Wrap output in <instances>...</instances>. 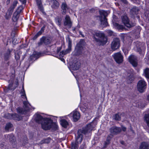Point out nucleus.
I'll list each match as a JSON object with an SVG mask.
<instances>
[{
  "label": "nucleus",
  "mask_w": 149,
  "mask_h": 149,
  "mask_svg": "<svg viewBox=\"0 0 149 149\" xmlns=\"http://www.w3.org/2000/svg\"><path fill=\"white\" fill-rule=\"evenodd\" d=\"M36 122L41 125L42 128L45 130L50 129L51 127L52 120L49 118L44 117L41 115L36 113L34 116Z\"/></svg>",
  "instance_id": "obj_1"
},
{
  "label": "nucleus",
  "mask_w": 149,
  "mask_h": 149,
  "mask_svg": "<svg viewBox=\"0 0 149 149\" xmlns=\"http://www.w3.org/2000/svg\"><path fill=\"white\" fill-rule=\"evenodd\" d=\"M94 36V41L99 45H104L107 42V37L104 33L100 31H95Z\"/></svg>",
  "instance_id": "obj_2"
},
{
  "label": "nucleus",
  "mask_w": 149,
  "mask_h": 149,
  "mask_svg": "<svg viewBox=\"0 0 149 149\" xmlns=\"http://www.w3.org/2000/svg\"><path fill=\"white\" fill-rule=\"evenodd\" d=\"M83 132L81 130H79L78 131L77 135L76 138V142L72 143L71 149H77L78 147V144L81 142L83 137Z\"/></svg>",
  "instance_id": "obj_3"
},
{
  "label": "nucleus",
  "mask_w": 149,
  "mask_h": 149,
  "mask_svg": "<svg viewBox=\"0 0 149 149\" xmlns=\"http://www.w3.org/2000/svg\"><path fill=\"white\" fill-rule=\"evenodd\" d=\"M100 18L101 24L103 27H106L108 25L107 19L106 18V17L108 15L107 13L104 10H100Z\"/></svg>",
  "instance_id": "obj_4"
},
{
  "label": "nucleus",
  "mask_w": 149,
  "mask_h": 149,
  "mask_svg": "<svg viewBox=\"0 0 149 149\" xmlns=\"http://www.w3.org/2000/svg\"><path fill=\"white\" fill-rule=\"evenodd\" d=\"M84 41L81 40L77 45L74 51V54L75 55H79L81 54L83 49V46L84 43Z\"/></svg>",
  "instance_id": "obj_5"
},
{
  "label": "nucleus",
  "mask_w": 149,
  "mask_h": 149,
  "mask_svg": "<svg viewBox=\"0 0 149 149\" xmlns=\"http://www.w3.org/2000/svg\"><path fill=\"white\" fill-rule=\"evenodd\" d=\"M24 110L22 108L18 107L17 109V112L21 113H25L26 111L29 110L31 107V106L27 101H24Z\"/></svg>",
  "instance_id": "obj_6"
},
{
  "label": "nucleus",
  "mask_w": 149,
  "mask_h": 149,
  "mask_svg": "<svg viewBox=\"0 0 149 149\" xmlns=\"http://www.w3.org/2000/svg\"><path fill=\"white\" fill-rule=\"evenodd\" d=\"M17 3V1H14L13 4L8 8L5 15V18L6 19H8L10 18L14 9L16 6Z\"/></svg>",
  "instance_id": "obj_7"
},
{
  "label": "nucleus",
  "mask_w": 149,
  "mask_h": 149,
  "mask_svg": "<svg viewBox=\"0 0 149 149\" xmlns=\"http://www.w3.org/2000/svg\"><path fill=\"white\" fill-rule=\"evenodd\" d=\"M146 86L147 84L144 80H139L137 86L138 90L140 93L143 92L146 88Z\"/></svg>",
  "instance_id": "obj_8"
},
{
  "label": "nucleus",
  "mask_w": 149,
  "mask_h": 149,
  "mask_svg": "<svg viewBox=\"0 0 149 149\" xmlns=\"http://www.w3.org/2000/svg\"><path fill=\"white\" fill-rule=\"evenodd\" d=\"M122 21L124 25L128 28L131 27L135 25V23L130 22L129 19L126 15L122 17Z\"/></svg>",
  "instance_id": "obj_9"
},
{
  "label": "nucleus",
  "mask_w": 149,
  "mask_h": 149,
  "mask_svg": "<svg viewBox=\"0 0 149 149\" xmlns=\"http://www.w3.org/2000/svg\"><path fill=\"white\" fill-rule=\"evenodd\" d=\"M120 46V42L119 39L116 38H114L111 44V48L112 50L115 51L119 48Z\"/></svg>",
  "instance_id": "obj_10"
},
{
  "label": "nucleus",
  "mask_w": 149,
  "mask_h": 149,
  "mask_svg": "<svg viewBox=\"0 0 149 149\" xmlns=\"http://www.w3.org/2000/svg\"><path fill=\"white\" fill-rule=\"evenodd\" d=\"M112 56L117 63L120 64L123 62V56L120 52L115 53Z\"/></svg>",
  "instance_id": "obj_11"
},
{
  "label": "nucleus",
  "mask_w": 149,
  "mask_h": 149,
  "mask_svg": "<svg viewBox=\"0 0 149 149\" xmlns=\"http://www.w3.org/2000/svg\"><path fill=\"white\" fill-rule=\"evenodd\" d=\"M80 114L79 112L74 110L71 112L68 116L72 117L74 121H77L79 118L80 117Z\"/></svg>",
  "instance_id": "obj_12"
},
{
  "label": "nucleus",
  "mask_w": 149,
  "mask_h": 149,
  "mask_svg": "<svg viewBox=\"0 0 149 149\" xmlns=\"http://www.w3.org/2000/svg\"><path fill=\"white\" fill-rule=\"evenodd\" d=\"M129 60L134 67H136L137 66V58L136 56L131 55L129 57Z\"/></svg>",
  "instance_id": "obj_13"
},
{
  "label": "nucleus",
  "mask_w": 149,
  "mask_h": 149,
  "mask_svg": "<svg viewBox=\"0 0 149 149\" xmlns=\"http://www.w3.org/2000/svg\"><path fill=\"white\" fill-rule=\"evenodd\" d=\"M93 128V123H92L88 124L85 128L81 130L83 132V134H86L91 131Z\"/></svg>",
  "instance_id": "obj_14"
},
{
  "label": "nucleus",
  "mask_w": 149,
  "mask_h": 149,
  "mask_svg": "<svg viewBox=\"0 0 149 149\" xmlns=\"http://www.w3.org/2000/svg\"><path fill=\"white\" fill-rule=\"evenodd\" d=\"M93 128V123H92L88 124L85 128L81 130L83 132V134H86L91 131Z\"/></svg>",
  "instance_id": "obj_15"
},
{
  "label": "nucleus",
  "mask_w": 149,
  "mask_h": 149,
  "mask_svg": "<svg viewBox=\"0 0 149 149\" xmlns=\"http://www.w3.org/2000/svg\"><path fill=\"white\" fill-rule=\"evenodd\" d=\"M64 24L69 28L72 26V22L71 21L70 17L68 15H66L65 17L64 21Z\"/></svg>",
  "instance_id": "obj_16"
},
{
  "label": "nucleus",
  "mask_w": 149,
  "mask_h": 149,
  "mask_svg": "<svg viewBox=\"0 0 149 149\" xmlns=\"http://www.w3.org/2000/svg\"><path fill=\"white\" fill-rule=\"evenodd\" d=\"M80 63L77 60L74 61L72 65L70 66V68L73 70H77L79 68Z\"/></svg>",
  "instance_id": "obj_17"
},
{
  "label": "nucleus",
  "mask_w": 149,
  "mask_h": 149,
  "mask_svg": "<svg viewBox=\"0 0 149 149\" xmlns=\"http://www.w3.org/2000/svg\"><path fill=\"white\" fill-rule=\"evenodd\" d=\"M110 132L112 135L116 134L119 133L121 131V129L116 126L111 127L110 129Z\"/></svg>",
  "instance_id": "obj_18"
},
{
  "label": "nucleus",
  "mask_w": 149,
  "mask_h": 149,
  "mask_svg": "<svg viewBox=\"0 0 149 149\" xmlns=\"http://www.w3.org/2000/svg\"><path fill=\"white\" fill-rule=\"evenodd\" d=\"M50 43V40L48 37H42L40 39V42L38 43L39 45H40L44 43L46 45L49 44Z\"/></svg>",
  "instance_id": "obj_19"
},
{
  "label": "nucleus",
  "mask_w": 149,
  "mask_h": 149,
  "mask_svg": "<svg viewBox=\"0 0 149 149\" xmlns=\"http://www.w3.org/2000/svg\"><path fill=\"white\" fill-rule=\"evenodd\" d=\"M61 8L62 13L63 14H65L67 10L68 9L67 6L65 3L63 2L62 3Z\"/></svg>",
  "instance_id": "obj_20"
},
{
  "label": "nucleus",
  "mask_w": 149,
  "mask_h": 149,
  "mask_svg": "<svg viewBox=\"0 0 149 149\" xmlns=\"http://www.w3.org/2000/svg\"><path fill=\"white\" fill-rule=\"evenodd\" d=\"M149 144L147 142L142 143L140 146V149H149Z\"/></svg>",
  "instance_id": "obj_21"
},
{
  "label": "nucleus",
  "mask_w": 149,
  "mask_h": 149,
  "mask_svg": "<svg viewBox=\"0 0 149 149\" xmlns=\"http://www.w3.org/2000/svg\"><path fill=\"white\" fill-rule=\"evenodd\" d=\"M61 124L64 128H66L69 125L68 123L65 119H62L60 121Z\"/></svg>",
  "instance_id": "obj_22"
},
{
  "label": "nucleus",
  "mask_w": 149,
  "mask_h": 149,
  "mask_svg": "<svg viewBox=\"0 0 149 149\" xmlns=\"http://www.w3.org/2000/svg\"><path fill=\"white\" fill-rule=\"evenodd\" d=\"M71 50L67 49L65 50H63L60 53V56L63 57L65 55L70 53Z\"/></svg>",
  "instance_id": "obj_23"
},
{
  "label": "nucleus",
  "mask_w": 149,
  "mask_h": 149,
  "mask_svg": "<svg viewBox=\"0 0 149 149\" xmlns=\"http://www.w3.org/2000/svg\"><path fill=\"white\" fill-rule=\"evenodd\" d=\"M19 13L17 10H16L14 13L13 16L12 17V19L13 22H16L19 18Z\"/></svg>",
  "instance_id": "obj_24"
},
{
  "label": "nucleus",
  "mask_w": 149,
  "mask_h": 149,
  "mask_svg": "<svg viewBox=\"0 0 149 149\" xmlns=\"http://www.w3.org/2000/svg\"><path fill=\"white\" fill-rule=\"evenodd\" d=\"M53 4L52 5V8H57L59 6L58 2L56 0H52Z\"/></svg>",
  "instance_id": "obj_25"
},
{
  "label": "nucleus",
  "mask_w": 149,
  "mask_h": 149,
  "mask_svg": "<svg viewBox=\"0 0 149 149\" xmlns=\"http://www.w3.org/2000/svg\"><path fill=\"white\" fill-rule=\"evenodd\" d=\"M67 42L68 43V49L71 50L72 47V40L69 37L66 38Z\"/></svg>",
  "instance_id": "obj_26"
},
{
  "label": "nucleus",
  "mask_w": 149,
  "mask_h": 149,
  "mask_svg": "<svg viewBox=\"0 0 149 149\" xmlns=\"http://www.w3.org/2000/svg\"><path fill=\"white\" fill-rule=\"evenodd\" d=\"M20 93L21 94L22 97V98L25 99L26 100H27V97L26 95L23 86H22V89Z\"/></svg>",
  "instance_id": "obj_27"
},
{
  "label": "nucleus",
  "mask_w": 149,
  "mask_h": 149,
  "mask_svg": "<svg viewBox=\"0 0 149 149\" xmlns=\"http://www.w3.org/2000/svg\"><path fill=\"white\" fill-rule=\"evenodd\" d=\"M144 118V120L148 126L149 127V114H145Z\"/></svg>",
  "instance_id": "obj_28"
},
{
  "label": "nucleus",
  "mask_w": 149,
  "mask_h": 149,
  "mask_svg": "<svg viewBox=\"0 0 149 149\" xmlns=\"http://www.w3.org/2000/svg\"><path fill=\"white\" fill-rule=\"evenodd\" d=\"M138 9L136 7H133L131 10V13L133 15H137L138 12Z\"/></svg>",
  "instance_id": "obj_29"
},
{
  "label": "nucleus",
  "mask_w": 149,
  "mask_h": 149,
  "mask_svg": "<svg viewBox=\"0 0 149 149\" xmlns=\"http://www.w3.org/2000/svg\"><path fill=\"white\" fill-rule=\"evenodd\" d=\"M113 25L115 27L119 30L122 29L124 28V27L123 26L120 25L117 23L114 22L113 23Z\"/></svg>",
  "instance_id": "obj_30"
},
{
  "label": "nucleus",
  "mask_w": 149,
  "mask_h": 149,
  "mask_svg": "<svg viewBox=\"0 0 149 149\" xmlns=\"http://www.w3.org/2000/svg\"><path fill=\"white\" fill-rule=\"evenodd\" d=\"M144 72L146 77L149 79V68H146L144 70Z\"/></svg>",
  "instance_id": "obj_31"
},
{
  "label": "nucleus",
  "mask_w": 149,
  "mask_h": 149,
  "mask_svg": "<svg viewBox=\"0 0 149 149\" xmlns=\"http://www.w3.org/2000/svg\"><path fill=\"white\" fill-rule=\"evenodd\" d=\"M62 19L61 17H57L56 19V22L57 24L60 26L61 25Z\"/></svg>",
  "instance_id": "obj_32"
},
{
  "label": "nucleus",
  "mask_w": 149,
  "mask_h": 149,
  "mask_svg": "<svg viewBox=\"0 0 149 149\" xmlns=\"http://www.w3.org/2000/svg\"><path fill=\"white\" fill-rule=\"evenodd\" d=\"M37 5L38 6L39 8L41 10H43V8L41 5V2L40 0H36Z\"/></svg>",
  "instance_id": "obj_33"
},
{
  "label": "nucleus",
  "mask_w": 149,
  "mask_h": 149,
  "mask_svg": "<svg viewBox=\"0 0 149 149\" xmlns=\"http://www.w3.org/2000/svg\"><path fill=\"white\" fill-rule=\"evenodd\" d=\"M113 119L116 120H119L120 119V117L118 114H116L113 116Z\"/></svg>",
  "instance_id": "obj_34"
},
{
  "label": "nucleus",
  "mask_w": 149,
  "mask_h": 149,
  "mask_svg": "<svg viewBox=\"0 0 149 149\" xmlns=\"http://www.w3.org/2000/svg\"><path fill=\"white\" fill-rule=\"evenodd\" d=\"M13 126V125L10 123H7L5 127L6 130H8Z\"/></svg>",
  "instance_id": "obj_35"
},
{
  "label": "nucleus",
  "mask_w": 149,
  "mask_h": 149,
  "mask_svg": "<svg viewBox=\"0 0 149 149\" xmlns=\"http://www.w3.org/2000/svg\"><path fill=\"white\" fill-rule=\"evenodd\" d=\"M105 32L110 36L112 35L113 34V32L110 30H106L105 31Z\"/></svg>",
  "instance_id": "obj_36"
},
{
  "label": "nucleus",
  "mask_w": 149,
  "mask_h": 149,
  "mask_svg": "<svg viewBox=\"0 0 149 149\" xmlns=\"http://www.w3.org/2000/svg\"><path fill=\"white\" fill-rule=\"evenodd\" d=\"M123 52H124V54L125 55H126L128 54V51L127 49L125 48H124L123 49Z\"/></svg>",
  "instance_id": "obj_37"
},
{
  "label": "nucleus",
  "mask_w": 149,
  "mask_h": 149,
  "mask_svg": "<svg viewBox=\"0 0 149 149\" xmlns=\"http://www.w3.org/2000/svg\"><path fill=\"white\" fill-rule=\"evenodd\" d=\"M79 30V27H78L72 28V31L74 33H76L77 31Z\"/></svg>",
  "instance_id": "obj_38"
},
{
  "label": "nucleus",
  "mask_w": 149,
  "mask_h": 149,
  "mask_svg": "<svg viewBox=\"0 0 149 149\" xmlns=\"http://www.w3.org/2000/svg\"><path fill=\"white\" fill-rule=\"evenodd\" d=\"M12 84H10L9 85L8 87V90H14L15 89V88L13 89L11 88Z\"/></svg>",
  "instance_id": "obj_39"
},
{
  "label": "nucleus",
  "mask_w": 149,
  "mask_h": 149,
  "mask_svg": "<svg viewBox=\"0 0 149 149\" xmlns=\"http://www.w3.org/2000/svg\"><path fill=\"white\" fill-rule=\"evenodd\" d=\"M15 57L16 60H18L20 58V56L18 54H16L15 55Z\"/></svg>",
  "instance_id": "obj_40"
},
{
  "label": "nucleus",
  "mask_w": 149,
  "mask_h": 149,
  "mask_svg": "<svg viewBox=\"0 0 149 149\" xmlns=\"http://www.w3.org/2000/svg\"><path fill=\"white\" fill-rule=\"evenodd\" d=\"M45 28V26H43L41 28L40 31L41 32H42V33H43L44 31Z\"/></svg>",
  "instance_id": "obj_41"
},
{
  "label": "nucleus",
  "mask_w": 149,
  "mask_h": 149,
  "mask_svg": "<svg viewBox=\"0 0 149 149\" xmlns=\"http://www.w3.org/2000/svg\"><path fill=\"white\" fill-rule=\"evenodd\" d=\"M10 51H8V52L7 53V56H6V55H5V57L7 59L8 58V57L9 56L10 54Z\"/></svg>",
  "instance_id": "obj_42"
},
{
  "label": "nucleus",
  "mask_w": 149,
  "mask_h": 149,
  "mask_svg": "<svg viewBox=\"0 0 149 149\" xmlns=\"http://www.w3.org/2000/svg\"><path fill=\"white\" fill-rule=\"evenodd\" d=\"M19 1L25 4L26 3V0H19Z\"/></svg>",
  "instance_id": "obj_43"
},
{
  "label": "nucleus",
  "mask_w": 149,
  "mask_h": 149,
  "mask_svg": "<svg viewBox=\"0 0 149 149\" xmlns=\"http://www.w3.org/2000/svg\"><path fill=\"white\" fill-rule=\"evenodd\" d=\"M42 33L40 31H39L37 33V34L39 36Z\"/></svg>",
  "instance_id": "obj_44"
},
{
  "label": "nucleus",
  "mask_w": 149,
  "mask_h": 149,
  "mask_svg": "<svg viewBox=\"0 0 149 149\" xmlns=\"http://www.w3.org/2000/svg\"><path fill=\"white\" fill-rule=\"evenodd\" d=\"M49 140L50 139H46L45 140V142L48 143L50 142Z\"/></svg>",
  "instance_id": "obj_45"
},
{
  "label": "nucleus",
  "mask_w": 149,
  "mask_h": 149,
  "mask_svg": "<svg viewBox=\"0 0 149 149\" xmlns=\"http://www.w3.org/2000/svg\"><path fill=\"white\" fill-rule=\"evenodd\" d=\"M79 34L82 37H84V35L82 34V32L81 31H79Z\"/></svg>",
  "instance_id": "obj_46"
},
{
  "label": "nucleus",
  "mask_w": 149,
  "mask_h": 149,
  "mask_svg": "<svg viewBox=\"0 0 149 149\" xmlns=\"http://www.w3.org/2000/svg\"><path fill=\"white\" fill-rule=\"evenodd\" d=\"M39 36L36 34L34 37L33 39H36Z\"/></svg>",
  "instance_id": "obj_47"
},
{
  "label": "nucleus",
  "mask_w": 149,
  "mask_h": 149,
  "mask_svg": "<svg viewBox=\"0 0 149 149\" xmlns=\"http://www.w3.org/2000/svg\"><path fill=\"white\" fill-rule=\"evenodd\" d=\"M10 2V0H7L6 1V3L7 5H8L9 4Z\"/></svg>",
  "instance_id": "obj_48"
},
{
  "label": "nucleus",
  "mask_w": 149,
  "mask_h": 149,
  "mask_svg": "<svg viewBox=\"0 0 149 149\" xmlns=\"http://www.w3.org/2000/svg\"><path fill=\"white\" fill-rule=\"evenodd\" d=\"M123 3H127V1L126 0H121Z\"/></svg>",
  "instance_id": "obj_49"
},
{
  "label": "nucleus",
  "mask_w": 149,
  "mask_h": 149,
  "mask_svg": "<svg viewBox=\"0 0 149 149\" xmlns=\"http://www.w3.org/2000/svg\"><path fill=\"white\" fill-rule=\"evenodd\" d=\"M122 129L123 130V131H125L126 130V128L125 127H122Z\"/></svg>",
  "instance_id": "obj_50"
},
{
  "label": "nucleus",
  "mask_w": 149,
  "mask_h": 149,
  "mask_svg": "<svg viewBox=\"0 0 149 149\" xmlns=\"http://www.w3.org/2000/svg\"><path fill=\"white\" fill-rule=\"evenodd\" d=\"M61 60L64 63H65V61L64 58H60Z\"/></svg>",
  "instance_id": "obj_51"
},
{
  "label": "nucleus",
  "mask_w": 149,
  "mask_h": 149,
  "mask_svg": "<svg viewBox=\"0 0 149 149\" xmlns=\"http://www.w3.org/2000/svg\"><path fill=\"white\" fill-rule=\"evenodd\" d=\"M124 142L123 141H121V143L122 144H124Z\"/></svg>",
  "instance_id": "obj_52"
},
{
  "label": "nucleus",
  "mask_w": 149,
  "mask_h": 149,
  "mask_svg": "<svg viewBox=\"0 0 149 149\" xmlns=\"http://www.w3.org/2000/svg\"><path fill=\"white\" fill-rule=\"evenodd\" d=\"M11 135H7V136L8 137H9V138H10Z\"/></svg>",
  "instance_id": "obj_53"
},
{
  "label": "nucleus",
  "mask_w": 149,
  "mask_h": 149,
  "mask_svg": "<svg viewBox=\"0 0 149 149\" xmlns=\"http://www.w3.org/2000/svg\"><path fill=\"white\" fill-rule=\"evenodd\" d=\"M148 100H149V95L148 96Z\"/></svg>",
  "instance_id": "obj_54"
},
{
  "label": "nucleus",
  "mask_w": 149,
  "mask_h": 149,
  "mask_svg": "<svg viewBox=\"0 0 149 149\" xmlns=\"http://www.w3.org/2000/svg\"><path fill=\"white\" fill-rule=\"evenodd\" d=\"M107 141H108V143H109V140H108V139H107Z\"/></svg>",
  "instance_id": "obj_55"
}]
</instances>
